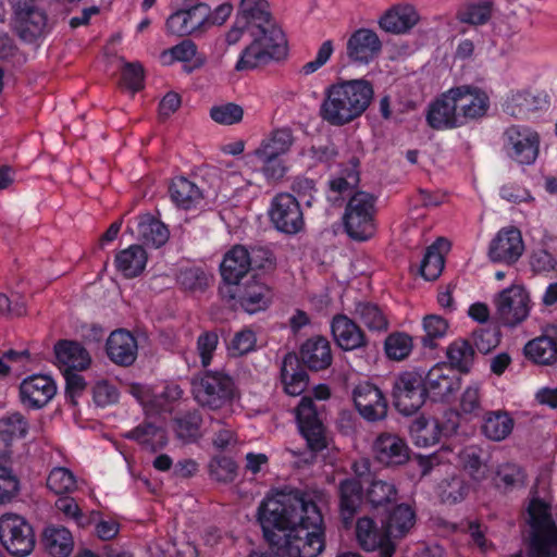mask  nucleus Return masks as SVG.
Instances as JSON below:
<instances>
[{
  "mask_svg": "<svg viewBox=\"0 0 557 557\" xmlns=\"http://www.w3.org/2000/svg\"><path fill=\"white\" fill-rule=\"evenodd\" d=\"M319 490L278 492L259 506L258 520L270 545L282 557H318L325 547Z\"/></svg>",
  "mask_w": 557,
  "mask_h": 557,
  "instance_id": "nucleus-1",
  "label": "nucleus"
},
{
  "mask_svg": "<svg viewBox=\"0 0 557 557\" xmlns=\"http://www.w3.org/2000/svg\"><path fill=\"white\" fill-rule=\"evenodd\" d=\"M373 97L364 79L344 81L329 86L320 107L321 117L334 126L346 125L361 116Z\"/></svg>",
  "mask_w": 557,
  "mask_h": 557,
  "instance_id": "nucleus-2",
  "label": "nucleus"
},
{
  "mask_svg": "<svg viewBox=\"0 0 557 557\" xmlns=\"http://www.w3.org/2000/svg\"><path fill=\"white\" fill-rule=\"evenodd\" d=\"M253 27V40L243 50L235 65L237 71L252 70L272 60H280L286 54L285 35L273 20L256 24Z\"/></svg>",
  "mask_w": 557,
  "mask_h": 557,
  "instance_id": "nucleus-3",
  "label": "nucleus"
},
{
  "mask_svg": "<svg viewBox=\"0 0 557 557\" xmlns=\"http://www.w3.org/2000/svg\"><path fill=\"white\" fill-rule=\"evenodd\" d=\"M193 394L200 406L218 410L237 397V389L230 374L224 371H207L193 381Z\"/></svg>",
  "mask_w": 557,
  "mask_h": 557,
  "instance_id": "nucleus-4",
  "label": "nucleus"
},
{
  "mask_svg": "<svg viewBox=\"0 0 557 557\" xmlns=\"http://www.w3.org/2000/svg\"><path fill=\"white\" fill-rule=\"evenodd\" d=\"M348 236L364 242L375 234V199L372 195L358 191L347 202L343 216Z\"/></svg>",
  "mask_w": 557,
  "mask_h": 557,
  "instance_id": "nucleus-5",
  "label": "nucleus"
},
{
  "mask_svg": "<svg viewBox=\"0 0 557 557\" xmlns=\"http://www.w3.org/2000/svg\"><path fill=\"white\" fill-rule=\"evenodd\" d=\"M503 152L521 166L533 165L540 154L541 136L527 125H510L503 134Z\"/></svg>",
  "mask_w": 557,
  "mask_h": 557,
  "instance_id": "nucleus-6",
  "label": "nucleus"
},
{
  "mask_svg": "<svg viewBox=\"0 0 557 557\" xmlns=\"http://www.w3.org/2000/svg\"><path fill=\"white\" fill-rule=\"evenodd\" d=\"M424 371L411 370L397 375L393 384L395 407L405 416L417 412L425 401Z\"/></svg>",
  "mask_w": 557,
  "mask_h": 557,
  "instance_id": "nucleus-7",
  "label": "nucleus"
},
{
  "mask_svg": "<svg viewBox=\"0 0 557 557\" xmlns=\"http://www.w3.org/2000/svg\"><path fill=\"white\" fill-rule=\"evenodd\" d=\"M496 319L505 326H516L530 314L531 299L522 285H511L499 292L495 299Z\"/></svg>",
  "mask_w": 557,
  "mask_h": 557,
  "instance_id": "nucleus-8",
  "label": "nucleus"
},
{
  "mask_svg": "<svg viewBox=\"0 0 557 557\" xmlns=\"http://www.w3.org/2000/svg\"><path fill=\"white\" fill-rule=\"evenodd\" d=\"M462 126L484 119L491 108L488 94L474 85L449 88Z\"/></svg>",
  "mask_w": 557,
  "mask_h": 557,
  "instance_id": "nucleus-9",
  "label": "nucleus"
},
{
  "mask_svg": "<svg viewBox=\"0 0 557 557\" xmlns=\"http://www.w3.org/2000/svg\"><path fill=\"white\" fill-rule=\"evenodd\" d=\"M2 546L15 557H24L33 552L35 536L25 518L15 513L2 515Z\"/></svg>",
  "mask_w": 557,
  "mask_h": 557,
  "instance_id": "nucleus-10",
  "label": "nucleus"
},
{
  "mask_svg": "<svg viewBox=\"0 0 557 557\" xmlns=\"http://www.w3.org/2000/svg\"><path fill=\"white\" fill-rule=\"evenodd\" d=\"M9 1L14 10L13 28L23 40L32 41L46 32L47 15L35 0Z\"/></svg>",
  "mask_w": 557,
  "mask_h": 557,
  "instance_id": "nucleus-11",
  "label": "nucleus"
},
{
  "mask_svg": "<svg viewBox=\"0 0 557 557\" xmlns=\"http://www.w3.org/2000/svg\"><path fill=\"white\" fill-rule=\"evenodd\" d=\"M275 228L286 234H297L304 230L305 220L298 200L290 194L282 193L272 200L269 211Z\"/></svg>",
  "mask_w": 557,
  "mask_h": 557,
  "instance_id": "nucleus-12",
  "label": "nucleus"
},
{
  "mask_svg": "<svg viewBox=\"0 0 557 557\" xmlns=\"http://www.w3.org/2000/svg\"><path fill=\"white\" fill-rule=\"evenodd\" d=\"M169 33L177 36L202 34L210 27V8L198 3L185 10H178L166 20Z\"/></svg>",
  "mask_w": 557,
  "mask_h": 557,
  "instance_id": "nucleus-13",
  "label": "nucleus"
},
{
  "mask_svg": "<svg viewBox=\"0 0 557 557\" xmlns=\"http://www.w3.org/2000/svg\"><path fill=\"white\" fill-rule=\"evenodd\" d=\"M296 419L301 435L308 447L317 453L326 447L324 426L319 418L318 410L310 397H302L296 408Z\"/></svg>",
  "mask_w": 557,
  "mask_h": 557,
  "instance_id": "nucleus-14",
  "label": "nucleus"
},
{
  "mask_svg": "<svg viewBox=\"0 0 557 557\" xmlns=\"http://www.w3.org/2000/svg\"><path fill=\"white\" fill-rule=\"evenodd\" d=\"M458 428L457 416L441 421L435 418H417L410 426V434L414 445L428 447L436 444L442 437H448L456 433Z\"/></svg>",
  "mask_w": 557,
  "mask_h": 557,
  "instance_id": "nucleus-15",
  "label": "nucleus"
},
{
  "mask_svg": "<svg viewBox=\"0 0 557 557\" xmlns=\"http://www.w3.org/2000/svg\"><path fill=\"white\" fill-rule=\"evenodd\" d=\"M524 252L521 232L515 226L500 228L488 246V257L493 262L515 264Z\"/></svg>",
  "mask_w": 557,
  "mask_h": 557,
  "instance_id": "nucleus-16",
  "label": "nucleus"
},
{
  "mask_svg": "<svg viewBox=\"0 0 557 557\" xmlns=\"http://www.w3.org/2000/svg\"><path fill=\"white\" fill-rule=\"evenodd\" d=\"M20 400L29 409H40L48 405L57 394L54 380L46 374H33L20 384Z\"/></svg>",
  "mask_w": 557,
  "mask_h": 557,
  "instance_id": "nucleus-17",
  "label": "nucleus"
},
{
  "mask_svg": "<svg viewBox=\"0 0 557 557\" xmlns=\"http://www.w3.org/2000/svg\"><path fill=\"white\" fill-rule=\"evenodd\" d=\"M355 406L367 421H379L387 414V401L382 391L370 382H361L352 391Z\"/></svg>",
  "mask_w": 557,
  "mask_h": 557,
  "instance_id": "nucleus-18",
  "label": "nucleus"
},
{
  "mask_svg": "<svg viewBox=\"0 0 557 557\" xmlns=\"http://www.w3.org/2000/svg\"><path fill=\"white\" fill-rule=\"evenodd\" d=\"M356 536L360 546L366 550H379V557H393L396 544L387 535L385 525L379 528L373 519L362 517L356 525Z\"/></svg>",
  "mask_w": 557,
  "mask_h": 557,
  "instance_id": "nucleus-19",
  "label": "nucleus"
},
{
  "mask_svg": "<svg viewBox=\"0 0 557 557\" xmlns=\"http://www.w3.org/2000/svg\"><path fill=\"white\" fill-rule=\"evenodd\" d=\"M382 50L379 35L370 28L355 30L346 42V52L352 63L369 64Z\"/></svg>",
  "mask_w": 557,
  "mask_h": 557,
  "instance_id": "nucleus-20",
  "label": "nucleus"
},
{
  "mask_svg": "<svg viewBox=\"0 0 557 557\" xmlns=\"http://www.w3.org/2000/svg\"><path fill=\"white\" fill-rule=\"evenodd\" d=\"M425 120L435 131H448L462 127L450 89L441 94L428 106Z\"/></svg>",
  "mask_w": 557,
  "mask_h": 557,
  "instance_id": "nucleus-21",
  "label": "nucleus"
},
{
  "mask_svg": "<svg viewBox=\"0 0 557 557\" xmlns=\"http://www.w3.org/2000/svg\"><path fill=\"white\" fill-rule=\"evenodd\" d=\"M421 20L418 9L410 3H397L386 10L379 18V26L394 35L408 34Z\"/></svg>",
  "mask_w": 557,
  "mask_h": 557,
  "instance_id": "nucleus-22",
  "label": "nucleus"
},
{
  "mask_svg": "<svg viewBox=\"0 0 557 557\" xmlns=\"http://www.w3.org/2000/svg\"><path fill=\"white\" fill-rule=\"evenodd\" d=\"M423 384L425 395L429 393L435 399H445L459 388L460 379L451 366L437 363L424 372Z\"/></svg>",
  "mask_w": 557,
  "mask_h": 557,
  "instance_id": "nucleus-23",
  "label": "nucleus"
},
{
  "mask_svg": "<svg viewBox=\"0 0 557 557\" xmlns=\"http://www.w3.org/2000/svg\"><path fill=\"white\" fill-rule=\"evenodd\" d=\"M375 459L385 466H400L409 459V447L396 434L383 433L373 444Z\"/></svg>",
  "mask_w": 557,
  "mask_h": 557,
  "instance_id": "nucleus-24",
  "label": "nucleus"
},
{
  "mask_svg": "<svg viewBox=\"0 0 557 557\" xmlns=\"http://www.w3.org/2000/svg\"><path fill=\"white\" fill-rule=\"evenodd\" d=\"M234 297L246 312L252 314L269 307L272 292L265 284L252 280L243 286H237Z\"/></svg>",
  "mask_w": 557,
  "mask_h": 557,
  "instance_id": "nucleus-25",
  "label": "nucleus"
},
{
  "mask_svg": "<svg viewBox=\"0 0 557 557\" xmlns=\"http://www.w3.org/2000/svg\"><path fill=\"white\" fill-rule=\"evenodd\" d=\"M528 359L539 364H553L557 361V326H548L544 334L531 339L524 346Z\"/></svg>",
  "mask_w": 557,
  "mask_h": 557,
  "instance_id": "nucleus-26",
  "label": "nucleus"
},
{
  "mask_svg": "<svg viewBox=\"0 0 557 557\" xmlns=\"http://www.w3.org/2000/svg\"><path fill=\"white\" fill-rule=\"evenodd\" d=\"M137 342L125 330L113 331L107 339V354L119 366H131L137 357Z\"/></svg>",
  "mask_w": 557,
  "mask_h": 557,
  "instance_id": "nucleus-27",
  "label": "nucleus"
},
{
  "mask_svg": "<svg viewBox=\"0 0 557 557\" xmlns=\"http://www.w3.org/2000/svg\"><path fill=\"white\" fill-rule=\"evenodd\" d=\"M331 330L336 344L344 350H354L367 344L361 329L344 314L333 318Z\"/></svg>",
  "mask_w": 557,
  "mask_h": 557,
  "instance_id": "nucleus-28",
  "label": "nucleus"
},
{
  "mask_svg": "<svg viewBox=\"0 0 557 557\" xmlns=\"http://www.w3.org/2000/svg\"><path fill=\"white\" fill-rule=\"evenodd\" d=\"M58 367L63 372L85 370L91 361L88 351L78 343L61 341L54 346Z\"/></svg>",
  "mask_w": 557,
  "mask_h": 557,
  "instance_id": "nucleus-29",
  "label": "nucleus"
},
{
  "mask_svg": "<svg viewBox=\"0 0 557 557\" xmlns=\"http://www.w3.org/2000/svg\"><path fill=\"white\" fill-rule=\"evenodd\" d=\"M299 355L302 363L311 370H324L332 363L330 343L322 336L307 339L302 344Z\"/></svg>",
  "mask_w": 557,
  "mask_h": 557,
  "instance_id": "nucleus-30",
  "label": "nucleus"
},
{
  "mask_svg": "<svg viewBox=\"0 0 557 557\" xmlns=\"http://www.w3.org/2000/svg\"><path fill=\"white\" fill-rule=\"evenodd\" d=\"M249 250L246 247L234 246L225 253L221 263L223 280L228 284L237 285L249 271Z\"/></svg>",
  "mask_w": 557,
  "mask_h": 557,
  "instance_id": "nucleus-31",
  "label": "nucleus"
},
{
  "mask_svg": "<svg viewBox=\"0 0 557 557\" xmlns=\"http://www.w3.org/2000/svg\"><path fill=\"white\" fill-rule=\"evenodd\" d=\"M42 544L52 557H69L74 549L72 533L61 525H49L44 530Z\"/></svg>",
  "mask_w": 557,
  "mask_h": 557,
  "instance_id": "nucleus-32",
  "label": "nucleus"
},
{
  "mask_svg": "<svg viewBox=\"0 0 557 557\" xmlns=\"http://www.w3.org/2000/svg\"><path fill=\"white\" fill-rule=\"evenodd\" d=\"M295 138L288 127L276 128L270 132L253 151V156L284 157L289 152Z\"/></svg>",
  "mask_w": 557,
  "mask_h": 557,
  "instance_id": "nucleus-33",
  "label": "nucleus"
},
{
  "mask_svg": "<svg viewBox=\"0 0 557 557\" xmlns=\"http://www.w3.org/2000/svg\"><path fill=\"white\" fill-rule=\"evenodd\" d=\"M339 510L345 524H349L362 500V485L358 479H346L338 486Z\"/></svg>",
  "mask_w": 557,
  "mask_h": 557,
  "instance_id": "nucleus-34",
  "label": "nucleus"
},
{
  "mask_svg": "<svg viewBox=\"0 0 557 557\" xmlns=\"http://www.w3.org/2000/svg\"><path fill=\"white\" fill-rule=\"evenodd\" d=\"M136 234L139 240L151 247L164 245L170 236L168 227L153 216L141 215L136 221Z\"/></svg>",
  "mask_w": 557,
  "mask_h": 557,
  "instance_id": "nucleus-35",
  "label": "nucleus"
},
{
  "mask_svg": "<svg viewBox=\"0 0 557 557\" xmlns=\"http://www.w3.org/2000/svg\"><path fill=\"white\" fill-rule=\"evenodd\" d=\"M170 196L177 207L185 210L196 208L202 201L200 188L185 177H176L172 181Z\"/></svg>",
  "mask_w": 557,
  "mask_h": 557,
  "instance_id": "nucleus-36",
  "label": "nucleus"
},
{
  "mask_svg": "<svg viewBox=\"0 0 557 557\" xmlns=\"http://www.w3.org/2000/svg\"><path fill=\"white\" fill-rule=\"evenodd\" d=\"M416 523V513L408 505L397 506L389 515L385 525L387 535L397 545V541L404 539Z\"/></svg>",
  "mask_w": 557,
  "mask_h": 557,
  "instance_id": "nucleus-37",
  "label": "nucleus"
},
{
  "mask_svg": "<svg viewBox=\"0 0 557 557\" xmlns=\"http://www.w3.org/2000/svg\"><path fill=\"white\" fill-rule=\"evenodd\" d=\"M147 263V253L139 245H132L115 256L116 269L126 277L139 275Z\"/></svg>",
  "mask_w": 557,
  "mask_h": 557,
  "instance_id": "nucleus-38",
  "label": "nucleus"
},
{
  "mask_svg": "<svg viewBox=\"0 0 557 557\" xmlns=\"http://www.w3.org/2000/svg\"><path fill=\"white\" fill-rule=\"evenodd\" d=\"M494 13L492 0H471L462 4L456 17L460 23L480 26L490 22Z\"/></svg>",
  "mask_w": 557,
  "mask_h": 557,
  "instance_id": "nucleus-39",
  "label": "nucleus"
},
{
  "mask_svg": "<svg viewBox=\"0 0 557 557\" xmlns=\"http://www.w3.org/2000/svg\"><path fill=\"white\" fill-rule=\"evenodd\" d=\"M513 425V419L507 412L492 411L483 419L482 432L488 440L500 442L511 434Z\"/></svg>",
  "mask_w": 557,
  "mask_h": 557,
  "instance_id": "nucleus-40",
  "label": "nucleus"
},
{
  "mask_svg": "<svg viewBox=\"0 0 557 557\" xmlns=\"http://www.w3.org/2000/svg\"><path fill=\"white\" fill-rule=\"evenodd\" d=\"M449 244L444 238H438L431 245L422 259L420 273L426 281L436 280L444 269L442 251L448 250Z\"/></svg>",
  "mask_w": 557,
  "mask_h": 557,
  "instance_id": "nucleus-41",
  "label": "nucleus"
},
{
  "mask_svg": "<svg viewBox=\"0 0 557 557\" xmlns=\"http://www.w3.org/2000/svg\"><path fill=\"white\" fill-rule=\"evenodd\" d=\"M527 557H557V528L529 533Z\"/></svg>",
  "mask_w": 557,
  "mask_h": 557,
  "instance_id": "nucleus-42",
  "label": "nucleus"
},
{
  "mask_svg": "<svg viewBox=\"0 0 557 557\" xmlns=\"http://www.w3.org/2000/svg\"><path fill=\"white\" fill-rule=\"evenodd\" d=\"M126 437L136 441L145 449L150 451H157L168 444L165 431L151 423H144L136 426L126 434Z\"/></svg>",
  "mask_w": 557,
  "mask_h": 557,
  "instance_id": "nucleus-43",
  "label": "nucleus"
},
{
  "mask_svg": "<svg viewBox=\"0 0 557 557\" xmlns=\"http://www.w3.org/2000/svg\"><path fill=\"white\" fill-rule=\"evenodd\" d=\"M527 512V522L530 528L529 533L557 529L550 507L546 502L540 498H532L528 505Z\"/></svg>",
  "mask_w": 557,
  "mask_h": 557,
  "instance_id": "nucleus-44",
  "label": "nucleus"
},
{
  "mask_svg": "<svg viewBox=\"0 0 557 557\" xmlns=\"http://www.w3.org/2000/svg\"><path fill=\"white\" fill-rule=\"evenodd\" d=\"M296 359L292 356L285 357L281 370L284 391L290 396L300 395L308 385L307 373L301 369H295Z\"/></svg>",
  "mask_w": 557,
  "mask_h": 557,
  "instance_id": "nucleus-45",
  "label": "nucleus"
},
{
  "mask_svg": "<svg viewBox=\"0 0 557 557\" xmlns=\"http://www.w3.org/2000/svg\"><path fill=\"white\" fill-rule=\"evenodd\" d=\"M354 313L370 332H385L388 329L389 323L385 312L374 304L359 302Z\"/></svg>",
  "mask_w": 557,
  "mask_h": 557,
  "instance_id": "nucleus-46",
  "label": "nucleus"
},
{
  "mask_svg": "<svg viewBox=\"0 0 557 557\" xmlns=\"http://www.w3.org/2000/svg\"><path fill=\"white\" fill-rule=\"evenodd\" d=\"M29 430L27 419L17 411L8 413L2 419V443L11 445L14 441L24 438Z\"/></svg>",
  "mask_w": 557,
  "mask_h": 557,
  "instance_id": "nucleus-47",
  "label": "nucleus"
},
{
  "mask_svg": "<svg viewBox=\"0 0 557 557\" xmlns=\"http://www.w3.org/2000/svg\"><path fill=\"white\" fill-rule=\"evenodd\" d=\"M412 337L404 332H394L384 342L386 356L396 361L406 359L412 351Z\"/></svg>",
  "mask_w": 557,
  "mask_h": 557,
  "instance_id": "nucleus-48",
  "label": "nucleus"
},
{
  "mask_svg": "<svg viewBox=\"0 0 557 557\" xmlns=\"http://www.w3.org/2000/svg\"><path fill=\"white\" fill-rule=\"evenodd\" d=\"M447 357L451 367L468 372L473 362L474 350L469 342L457 339L448 346Z\"/></svg>",
  "mask_w": 557,
  "mask_h": 557,
  "instance_id": "nucleus-49",
  "label": "nucleus"
},
{
  "mask_svg": "<svg viewBox=\"0 0 557 557\" xmlns=\"http://www.w3.org/2000/svg\"><path fill=\"white\" fill-rule=\"evenodd\" d=\"M495 484L505 491L521 487L525 484V473L516 463H503L497 468Z\"/></svg>",
  "mask_w": 557,
  "mask_h": 557,
  "instance_id": "nucleus-50",
  "label": "nucleus"
},
{
  "mask_svg": "<svg viewBox=\"0 0 557 557\" xmlns=\"http://www.w3.org/2000/svg\"><path fill=\"white\" fill-rule=\"evenodd\" d=\"M47 486L55 494L71 493L76 488V479L67 468L55 467L47 478Z\"/></svg>",
  "mask_w": 557,
  "mask_h": 557,
  "instance_id": "nucleus-51",
  "label": "nucleus"
},
{
  "mask_svg": "<svg viewBox=\"0 0 557 557\" xmlns=\"http://www.w3.org/2000/svg\"><path fill=\"white\" fill-rule=\"evenodd\" d=\"M201 417L198 412H188L175 420V433L180 440L189 443L200 435Z\"/></svg>",
  "mask_w": 557,
  "mask_h": 557,
  "instance_id": "nucleus-52",
  "label": "nucleus"
},
{
  "mask_svg": "<svg viewBox=\"0 0 557 557\" xmlns=\"http://www.w3.org/2000/svg\"><path fill=\"white\" fill-rule=\"evenodd\" d=\"M397 490L392 482L376 480L367 491V498L373 506H382L396 499Z\"/></svg>",
  "mask_w": 557,
  "mask_h": 557,
  "instance_id": "nucleus-53",
  "label": "nucleus"
},
{
  "mask_svg": "<svg viewBox=\"0 0 557 557\" xmlns=\"http://www.w3.org/2000/svg\"><path fill=\"white\" fill-rule=\"evenodd\" d=\"M243 108L233 102L216 104L210 109V117L221 125L236 124L243 120Z\"/></svg>",
  "mask_w": 557,
  "mask_h": 557,
  "instance_id": "nucleus-54",
  "label": "nucleus"
},
{
  "mask_svg": "<svg viewBox=\"0 0 557 557\" xmlns=\"http://www.w3.org/2000/svg\"><path fill=\"white\" fill-rule=\"evenodd\" d=\"M238 15L249 20L252 25L272 20L264 0H242Z\"/></svg>",
  "mask_w": 557,
  "mask_h": 557,
  "instance_id": "nucleus-55",
  "label": "nucleus"
},
{
  "mask_svg": "<svg viewBox=\"0 0 557 557\" xmlns=\"http://www.w3.org/2000/svg\"><path fill=\"white\" fill-rule=\"evenodd\" d=\"M209 468L211 476L220 482H232L237 474L235 461L227 457L213 458Z\"/></svg>",
  "mask_w": 557,
  "mask_h": 557,
  "instance_id": "nucleus-56",
  "label": "nucleus"
},
{
  "mask_svg": "<svg viewBox=\"0 0 557 557\" xmlns=\"http://www.w3.org/2000/svg\"><path fill=\"white\" fill-rule=\"evenodd\" d=\"M261 165V172L269 181H278L287 172V166L283 157L255 156Z\"/></svg>",
  "mask_w": 557,
  "mask_h": 557,
  "instance_id": "nucleus-57",
  "label": "nucleus"
},
{
  "mask_svg": "<svg viewBox=\"0 0 557 557\" xmlns=\"http://www.w3.org/2000/svg\"><path fill=\"white\" fill-rule=\"evenodd\" d=\"M119 391L113 383L107 380L96 382L92 388L94 401L99 407H107L119 400Z\"/></svg>",
  "mask_w": 557,
  "mask_h": 557,
  "instance_id": "nucleus-58",
  "label": "nucleus"
},
{
  "mask_svg": "<svg viewBox=\"0 0 557 557\" xmlns=\"http://www.w3.org/2000/svg\"><path fill=\"white\" fill-rule=\"evenodd\" d=\"M256 342V334L251 330H242L234 335L228 351L232 356H243L255 349Z\"/></svg>",
  "mask_w": 557,
  "mask_h": 557,
  "instance_id": "nucleus-59",
  "label": "nucleus"
},
{
  "mask_svg": "<svg viewBox=\"0 0 557 557\" xmlns=\"http://www.w3.org/2000/svg\"><path fill=\"white\" fill-rule=\"evenodd\" d=\"M467 487L460 478L454 476L449 481L440 484V496L442 502L455 504L463 499Z\"/></svg>",
  "mask_w": 557,
  "mask_h": 557,
  "instance_id": "nucleus-60",
  "label": "nucleus"
},
{
  "mask_svg": "<svg viewBox=\"0 0 557 557\" xmlns=\"http://www.w3.org/2000/svg\"><path fill=\"white\" fill-rule=\"evenodd\" d=\"M529 263L535 273H547L557 267L556 258L544 248L534 249L529 257Z\"/></svg>",
  "mask_w": 557,
  "mask_h": 557,
  "instance_id": "nucleus-61",
  "label": "nucleus"
},
{
  "mask_svg": "<svg viewBox=\"0 0 557 557\" xmlns=\"http://www.w3.org/2000/svg\"><path fill=\"white\" fill-rule=\"evenodd\" d=\"M334 53V44L331 39H327L321 44L317 54L312 61L305 63L301 67V73L310 75L324 66Z\"/></svg>",
  "mask_w": 557,
  "mask_h": 557,
  "instance_id": "nucleus-62",
  "label": "nucleus"
},
{
  "mask_svg": "<svg viewBox=\"0 0 557 557\" xmlns=\"http://www.w3.org/2000/svg\"><path fill=\"white\" fill-rule=\"evenodd\" d=\"M183 389L177 384H168L160 394L153 395L151 409L159 411L169 410L173 403L183 397Z\"/></svg>",
  "mask_w": 557,
  "mask_h": 557,
  "instance_id": "nucleus-63",
  "label": "nucleus"
},
{
  "mask_svg": "<svg viewBox=\"0 0 557 557\" xmlns=\"http://www.w3.org/2000/svg\"><path fill=\"white\" fill-rule=\"evenodd\" d=\"M475 348L482 354H488L500 342V333L496 329H484L473 333Z\"/></svg>",
  "mask_w": 557,
  "mask_h": 557,
  "instance_id": "nucleus-64",
  "label": "nucleus"
}]
</instances>
